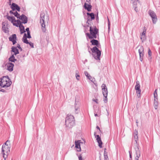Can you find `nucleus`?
<instances>
[{
  "label": "nucleus",
  "mask_w": 160,
  "mask_h": 160,
  "mask_svg": "<svg viewBox=\"0 0 160 160\" xmlns=\"http://www.w3.org/2000/svg\"><path fill=\"white\" fill-rule=\"evenodd\" d=\"M9 144L10 142L7 140L2 146V153L3 155L4 160H6L10 152V147L9 145Z\"/></svg>",
  "instance_id": "nucleus-1"
},
{
  "label": "nucleus",
  "mask_w": 160,
  "mask_h": 160,
  "mask_svg": "<svg viewBox=\"0 0 160 160\" xmlns=\"http://www.w3.org/2000/svg\"><path fill=\"white\" fill-rule=\"evenodd\" d=\"M12 83L11 80L8 76L0 78V85L2 88H8L11 85Z\"/></svg>",
  "instance_id": "nucleus-2"
},
{
  "label": "nucleus",
  "mask_w": 160,
  "mask_h": 160,
  "mask_svg": "<svg viewBox=\"0 0 160 160\" xmlns=\"http://www.w3.org/2000/svg\"><path fill=\"white\" fill-rule=\"evenodd\" d=\"M90 34L87 33V36L90 39L96 38H97V35H98V30L95 26H91L89 30Z\"/></svg>",
  "instance_id": "nucleus-3"
},
{
  "label": "nucleus",
  "mask_w": 160,
  "mask_h": 160,
  "mask_svg": "<svg viewBox=\"0 0 160 160\" xmlns=\"http://www.w3.org/2000/svg\"><path fill=\"white\" fill-rule=\"evenodd\" d=\"M65 123L66 127L72 128L75 125V119L73 116L68 115L67 116Z\"/></svg>",
  "instance_id": "nucleus-4"
},
{
  "label": "nucleus",
  "mask_w": 160,
  "mask_h": 160,
  "mask_svg": "<svg viewBox=\"0 0 160 160\" xmlns=\"http://www.w3.org/2000/svg\"><path fill=\"white\" fill-rule=\"evenodd\" d=\"M91 49L92 52V55L95 59L97 60H100L101 55V52L96 46L94 47Z\"/></svg>",
  "instance_id": "nucleus-5"
},
{
  "label": "nucleus",
  "mask_w": 160,
  "mask_h": 160,
  "mask_svg": "<svg viewBox=\"0 0 160 160\" xmlns=\"http://www.w3.org/2000/svg\"><path fill=\"white\" fill-rule=\"evenodd\" d=\"M40 22L42 26V29L43 32L46 31L45 22V13L44 12H42L40 14Z\"/></svg>",
  "instance_id": "nucleus-6"
},
{
  "label": "nucleus",
  "mask_w": 160,
  "mask_h": 160,
  "mask_svg": "<svg viewBox=\"0 0 160 160\" xmlns=\"http://www.w3.org/2000/svg\"><path fill=\"white\" fill-rule=\"evenodd\" d=\"M148 14L152 18L153 23L155 24L158 20L155 13L152 10H149L148 11Z\"/></svg>",
  "instance_id": "nucleus-7"
},
{
  "label": "nucleus",
  "mask_w": 160,
  "mask_h": 160,
  "mask_svg": "<svg viewBox=\"0 0 160 160\" xmlns=\"http://www.w3.org/2000/svg\"><path fill=\"white\" fill-rule=\"evenodd\" d=\"M140 85L139 81H136V84L135 87V89L136 91L137 96L138 98H139L141 97V90L140 89Z\"/></svg>",
  "instance_id": "nucleus-8"
},
{
  "label": "nucleus",
  "mask_w": 160,
  "mask_h": 160,
  "mask_svg": "<svg viewBox=\"0 0 160 160\" xmlns=\"http://www.w3.org/2000/svg\"><path fill=\"white\" fill-rule=\"evenodd\" d=\"M133 139L134 141V146H139L138 143V132L136 129L134 130V132L133 134Z\"/></svg>",
  "instance_id": "nucleus-9"
},
{
  "label": "nucleus",
  "mask_w": 160,
  "mask_h": 160,
  "mask_svg": "<svg viewBox=\"0 0 160 160\" xmlns=\"http://www.w3.org/2000/svg\"><path fill=\"white\" fill-rule=\"evenodd\" d=\"M138 52L139 54L140 60L142 62L143 59V57L144 55V48L143 46H141L138 50Z\"/></svg>",
  "instance_id": "nucleus-10"
},
{
  "label": "nucleus",
  "mask_w": 160,
  "mask_h": 160,
  "mask_svg": "<svg viewBox=\"0 0 160 160\" xmlns=\"http://www.w3.org/2000/svg\"><path fill=\"white\" fill-rule=\"evenodd\" d=\"M146 28L144 27L143 32L140 34V39L142 42H143L146 39Z\"/></svg>",
  "instance_id": "nucleus-11"
},
{
  "label": "nucleus",
  "mask_w": 160,
  "mask_h": 160,
  "mask_svg": "<svg viewBox=\"0 0 160 160\" xmlns=\"http://www.w3.org/2000/svg\"><path fill=\"white\" fill-rule=\"evenodd\" d=\"M139 146H134V148L135 151L136 156L135 158H139L141 156V152L139 149Z\"/></svg>",
  "instance_id": "nucleus-12"
},
{
  "label": "nucleus",
  "mask_w": 160,
  "mask_h": 160,
  "mask_svg": "<svg viewBox=\"0 0 160 160\" xmlns=\"http://www.w3.org/2000/svg\"><path fill=\"white\" fill-rule=\"evenodd\" d=\"M9 40L12 42L13 45L16 43L17 37L15 34H13L10 36L9 38Z\"/></svg>",
  "instance_id": "nucleus-13"
},
{
  "label": "nucleus",
  "mask_w": 160,
  "mask_h": 160,
  "mask_svg": "<svg viewBox=\"0 0 160 160\" xmlns=\"http://www.w3.org/2000/svg\"><path fill=\"white\" fill-rule=\"evenodd\" d=\"M101 87L103 95L106 96V95H108V92L106 85L105 84H103L102 85Z\"/></svg>",
  "instance_id": "nucleus-14"
},
{
  "label": "nucleus",
  "mask_w": 160,
  "mask_h": 160,
  "mask_svg": "<svg viewBox=\"0 0 160 160\" xmlns=\"http://www.w3.org/2000/svg\"><path fill=\"white\" fill-rule=\"evenodd\" d=\"M75 147L76 148L77 151L78 152L81 151L80 143H82L80 140L75 141Z\"/></svg>",
  "instance_id": "nucleus-15"
},
{
  "label": "nucleus",
  "mask_w": 160,
  "mask_h": 160,
  "mask_svg": "<svg viewBox=\"0 0 160 160\" xmlns=\"http://www.w3.org/2000/svg\"><path fill=\"white\" fill-rule=\"evenodd\" d=\"M14 66V64L11 62L8 63L6 64L7 69L10 72L13 71Z\"/></svg>",
  "instance_id": "nucleus-16"
},
{
  "label": "nucleus",
  "mask_w": 160,
  "mask_h": 160,
  "mask_svg": "<svg viewBox=\"0 0 160 160\" xmlns=\"http://www.w3.org/2000/svg\"><path fill=\"white\" fill-rule=\"evenodd\" d=\"M22 21V23L24 24L28 22L27 17L24 14H22L21 16H20L18 18Z\"/></svg>",
  "instance_id": "nucleus-17"
},
{
  "label": "nucleus",
  "mask_w": 160,
  "mask_h": 160,
  "mask_svg": "<svg viewBox=\"0 0 160 160\" xmlns=\"http://www.w3.org/2000/svg\"><path fill=\"white\" fill-rule=\"evenodd\" d=\"M12 11H14L15 10L18 11H20V8L19 6L14 3H12L10 7Z\"/></svg>",
  "instance_id": "nucleus-18"
},
{
  "label": "nucleus",
  "mask_w": 160,
  "mask_h": 160,
  "mask_svg": "<svg viewBox=\"0 0 160 160\" xmlns=\"http://www.w3.org/2000/svg\"><path fill=\"white\" fill-rule=\"evenodd\" d=\"M94 136L96 138H97L96 140L98 143V146L100 148H102V142L101 140L100 137L99 135H96V133H94Z\"/></svg>",
  "instance_id": "nucleus-19"
},
{
  "label": "nucleus",
  "mask_w": 160,
  "mask_h": 160,
  "mask_svg": "<svg viewBox=\"0 0 160 160\" xmlns=\"http://www.w3.org/2000/svg\"><path fill=\"white\" fill-rule=\"evenodd\" d=\"M90 42L92 43V45H96L97 48H99L101 47V45L97 40L93 39L90 41Z\"/></svg>",
  "instance_id": "nucleus-20"
},
{
  "label": "nucleus",
  "mask_w": 160,
  "mask_h": 160,
  "mask_svg": "<svg viewBox=\"0 0 160 160\" xmlns=\"http://www.w3.org/2000/svg\"><path fill=\"white\" fill-rule=\"evenodd\" d=\"M7 18L12 23L13 22H16L15 18L14 16H7Z\"/></svg>",
  "instance_id": "nucleus-21"
},
{
  "label": "nucleus",
  "mask_w": 160,
  "mask_h": 160,
  "mask_svg": "<svg viewBox=\"0 0 160 160\" xmlns=\"http://www.w3.org/2000/svg\"><path fill=\"white\" fill-rule=\"evenodd\" d=\"M84 8L87 9L88 11H91L92 6L90 4H88L85 3L84 4Z\"/></svg>",
  "instance_id": "nucleus-22"
},
{
  "label": "nucleus",
  "mask_w": 160,
  "mask_h": 160,
  "mask_svg": "<svg viewBox=\"0 0 160 160\" xmlns=\"http://www.w3.org/2000/svg\"><path fill=\"white\" fill-rule=\"evenodd\" d=\"M12 51L14 52L15 55H16L17 54L19 53L18 50L17 48L15 47H12Z\"/></svg>",
  "instance_id": "nucleus-23"
},
{
  "label": "nucleus",
  "mask_w": 160,
  "mask_h": 160,
  "mask_svg": "<svg viewBox=\"0 0 160 160\" xmlns=\"http://www.w3.org/2000/svg\"><path fill=\"white\" fill-rule=\"evenodd\" d=\"M22 40L23 42L25 43L28 44L29 43V42L27 39V34L26 33L24 34Z\"/></svg>",
  "instance_id": "nucleus-24"
},
{
  "label": "nucleus",
  "mask_w": 160,
  "mask_h": 160,
  "mask_svg": "<svg viewBox=\"0 0 160 160\" xmlns=\"http://www.w3.org/2000/svg\"><path fill=\"white\" fill-rule=\"evenodd\" d=\"M9 61H11L12 62H14L15 61H16V59H15V57L14 56V54H13L9 59Z\"/></svg>",
  "instance_id": "nucleus-25"
},
{
  "label": "nucleus",
  "mask_w": 160,
  "mask_h": 160,
  "mask_svg": "<svg viewBox=\"0 0 160 160\" xmlns=\"http://www.w3.org/2000/svg\"><path fill=\"white\" fill-rule=\"evenodd\" d=\"M87 14L88 16H89L92 19H94L95 18L94 14L93 13H87Z\"/></svg>",
  "instance_id": "nucleus-26"
},
{
  "label": "nucleus",
  "mask_w": 160,
  "mask_h": 160,
  "mask_svg": "<svg viewBox=\"0 0 160 160\" xmlns=\"http://www.w3.org/2000/svg\"><path fill=\"white\" fill-rule=\"evenodd\" d=\"M84 74L87 77L88 79H90V78H92L91 76L88 74V72L85 71L84 72Z\"/></svg>",
  "instance_id": "nucleus-27"
},
{
  "label": "nucleus",
  "mask_w": 160,
  "mask_h": 160,
  "mask_svg": "<svg viewBox=\"0 0 160 160\" xmlns=\"http://www.w3.org/2000/svg\"><path fill=\"white\" fill-rule=\"evenodd\" d=\"M78 73H79L78 71H76V75L75 76H76V79L78 80H79V79H80V76L78 74Z\"/></svg>",
  "instance_id": "nucleus-28"
},
{
  "label": "nucleus",
  "mask_w": 160,
  "mask_h": 160,
  "mask_svg": "<svg viewBox=\"0 0 160 160\" xmlns=\"http://www.w3.org/2000/svg\"><path fill=\"white\" fill-rule=\"evenodd\" d=\"M2 29L3 32L5 33H7L8 31V28H6L5 25H4L2 26Z\"/></svg>",
  "instance_id": "nucleus-29"
},
{
  "label": "nucleus",
  "mask_w": 160,
  "mask_h": 160,
  "mask_svg": "<svg viewBox=\"0 0 160 160\" xmlns=\"http://www.w3.org/2000/svg\"><path fill=\"white\" fill-rule=\"evenodd\" d=\"M79 107H77V106L76 107H74V112L76 114H78V111L79 110Z\"/></svg>",
  "instance_id": "nucleus-30"
},
{
  "label": "nucleus",
  "mask_w": 160,
  "mask_h": 160,
  "mask_svg": "<svg viewBox=\"0 0 160 160\" xmlns=\"http://www.w3.org/2000/svg\"><path fill=\"white\" fill-rule=\"evenodd\" d=\"M79 107V103L78 101H77L76 99H75V103L74 104V107Z\"/></svg>",
  "instance_id": "nucleus-31"
},
{
  "label": "nucleus",
  "mask_w": 160,
  "mask_h": 160,
  "mask_svg": "<svg viewBox=\"0 0 160 160\" xmlns=\"http://www.w3.org/2000/svg\"><path fill=\"white\" fill-rule=\"evenodd\" d=\"M19 27L21 31L22 30H23V32H25V31L24 30V27L23 25L22 24L19 25Z\"/></svg>",
  "instance_id": "nucleus-32"
},
{
  "label": "nucleus",
  "mask_w": 160,
  "mask_h": 160,
  "mask_svg": "<svg viewBox=\"0 0 160 160\" xmlns=\"http://www.w3.org/2000/svg\"><path fill=\"white\" fill-rule=\"evenodd\" d=\"M13 15H14L18 18L20 16V14L17 12V11H16L15 12H13Z\"/></svg>",
  "instance_id": "nucleus-33"
},
{
  "label": "nucleus",
  "mask_w": 160,
  "mask_h": 160,
  "mask_svg": "<svg viewBox=\"0 0 160 160\" xmlns=\"http://www.w3.org/2000/svg\"><path fill=\"white\" fill-rule=\"evenodd\" d=\"M104 97L103 101L105 103H106L108 101V98H107V95L106 96H103Z\"/></svg>",
  "instance_id": "nucleus-34"
},
{
  "label": "nucleus",
  "mask_w": 160,
  "mask_h": 160,
  "mask_svg": "<svg viewBox=\"0 0 160 160\" xmlns=\"http://www.w3.org/2000/svg\"><path fill=\"white\" fill-rule=\"evenodd\" d=\"M108 32H109L110 28V22L109 20V19L108 18Z\"/></svg>",
  "instance_id": "nucleus-35"
},
{
  "label": "nucleus",
  "mask_w": 160,
  "mask_h": 160,
  "mask_svg": "<svg viewBox=\"0 0 160 160\" xmlns=\"http://www.w3.org/2000/svg\"><path fill=\"white\" fill-rule=\"evenodd\" d=\"M12 23L14 26H15L16 27H18L19 26V24H18V23H17V22H13Z\"/></svg>",
  "instance_id": "nucleus-36"
},
{
  "label": "nucleus",
  "mask_w": 160,
  "mask_h": 160,
  "mask_svg": "<svg viewBox=\"0 0 160 160\" xmlns=\"http://www.w3.org/2000/svg\"><path fill=\"white\" fill-rule=\"evenodd\" d=\"M131 2L132 3H133V4H136L137 2H136V0H131Z\"/></svg>",
  "instance_id": "nucleus-37"
},
{
  "label": "nucleus",
  "mask_w": 160,
  "mask_h": 160,
  "mask_svg": "<svg viewBox=\"0 0 160 160\" xmlns=\"http://www.w3.org/2000/svg\"><path fill=\"white\" fill-rule=\"evenodd\" d=\"M30 34V32H28L27 33V34H28V35L27 36V38H31Z\"/></svg>",
  "instance_id": "nucleus-38"
},
{
  "label": "nucleus",
  "mask_w": 160,
  "mask_h": 160,
  "mask_svg": "<svg viewBox=\"0 0 160 160\" xmlns=\"http://www.w3.org/2000/svg\"><path fill=\"white\" fill-rule=\"evenodd\" d=\"M154 107L155 109H157L158 108V103L157 104H154Z\"/></svg>",
  "instance_id": "nucleus-39"
},
{
  "label": "nucleus",
  "mask_w": 160,
  "mask_h": 160,
  "mask_svg": "<svg viewBox=\"0 0 160 160\" xmlns=\"http://www.w3.org/2000/svg\"><path fill=\"white\" fill-rule=\"evenodd\" d=\"M16 22H17V23H18V24H19V25L22 24V22H21L20 20H19V19L17 20V21H16Z\"/></svg>",
  "instance_id": "nucleus-40"
},
{
  "label": "nucleus",
  "mask_w": 160,
  "mask_h": 160,
  "mask_svg": "<svg viewBox=\"0 0 160 160\" xmlns=\"http://www.w3.org/2000/svg\"><path fill=\"white\" fill-rule=\"evenodd\" d=\"M16 48H18L19 49H20L21 51H22V48H21V47H20V45L19 44H17V47Z\"/></svg>",
  "instance_id": "nucleus-41"
},
{
  "label": "nucleus",
  "mask_w": 160,
  "mask_h": 160,
  "mask_svg": "<svg viewBox=\"0 0 160 160\" xmlns=\"http://www.w3.org/2000/svg\"><path fill=\"white\" fill-rule=\"evenodd\" d=\"M28 44H29L30 46H31V47L32 48H34L33 43H32L31 42H29V43Z\"/></svg>",
  "instance_id": "nucleus-42"
},
{
  "label": "nucleus",
  "mask_w": 160,
  "mask_h": 160,
  "mask_svg": "<svg viewBox=\"0 0 160 160\" xmlns=\"http://www.w3.org/2000/svg\"><path fill=\"white\" fill-rule=\"evenodd\" d=\"M148 55L150 56L151 55L152 52H151L150 50L149 49V50H148Z\"/></svg>",
  "instance_id": "nucleus-43"
},
{
  "label": "nucleus",
  "mask_w": 160,
  "mask_h": 160,
  "mask_svg": "<svg viewBox=\"0 0 160 160\" xmlns=\"http://www.w3.org/2000/svg\"><path fill=\"white\" fill-rule=\"evenodd\" d=\"M153 95H158L157 94V89H156L154 92Z\"/></svg>",
  "instance_id": "nucleus-44"
},
{
  "label": "nucleus",
  "mask_w": 160,
  "mask_h": 160,
  "mask_svg": "<svg viewBox=\"0 0 160 160\" xmlns=\"http://www.w3.org/2000/svg\"><path fill=\"white\" fill-rule=\"evenodd\" d=\"M92 82H93L95 84L94 82L95 81V79L94 78H90V79H89Z\"/></svg>",
  "instance_id": "nucleus-45"
},
{
  "label": "nucleus",
  "mask_w": 160,
  "mask_h": 160,
  "mask_svg": "<svg viewBox=\"0 0 160 160\" xmlns=\"http://www.w3.org/2000/svg\"><path fill=\"white\" fill-rule=\"evenodd\" d=\"M92 101L94 102H96V103H97V104L98 103V100L97 99H92Z\"/></svg>",
  "instance_id": "nucleus-46"
},
{
  "label": "nucleus",
  "mask_w": 160,
  "mask_h": 160,
  "mask_svg": "<svg viewBox=\"0 0 160 160\" xmlns=\"http://www.w3.org/2000/svg\"><path fill=\"white\" fill-rule=\"evenodd\" d=\"M154 99H156V100H158V95H154Z\"/></svg>",
  "instance_id": "nucleus-47"
},
{
  "label": "nucleus",
  "mask_w": 160,
  "mask_h": 160,
  "mask_svg": "<svg viewBox=\"0 0 160 160\" xmlns=\"http://www.w3.org/2000/svg\"><path fill=\"white\" fill-rule=\"evenodd\" d=\"M78 158H79V160H83L82 159V156L81 155H80L78 157Z\"/></svg>",
  "instance_id": "nucleus-48"
},
{
  "label": "nucleus",
  "mask_w": 160,
  "mask_h": 160,
  "mask_svg": "<svg viewBox=\"0 0 160 160\" xmlns=\"http://www.w3.org/2000/svg\"><path fill=\"white\" fill-rule=\"evenodd\" d=\"M154 104H157V103H158V100H156L155 99H154Z\"/></svg>",
  "instance_id": "nucleus-49"
},
{
  "label": "nucleus",
  "mask_w": 160,
  "mask_h": 160,
  "mask_svg": "<svg viewBox=\"0 0 160 160\" xmlns=\"http://www.w3.org/2000/svg\"><path fill=\"white\" fill-rule=\"evenodd\" d=\"M133 7L134 8H135L134 9H135V11H136V12H137L138 9H137V7H136V4H135V5L133 4Z\"/></svg>",
  "instance_id": "nucleus-50"
},
{
  "label": "nucleus",
  "mask_w": 160,
  "mask_h": 160,
  "mask_svg": "<svg viewBox=\"0 0 160 160\" xmlns=\"http://www.w3.org/2000/svg\"><path fill=\"white\" fill-rule=\"evenodd\" d=\"M26 31L27 32V33L28 32H30V31L29 30V28H27L26 29Z\"/></svg>",
  "instance_id": "nucleus-51"
},
{
  "label": "nucleus",
  "mask_w": 160,
  "mask_h": 160,
  "mask_svg": "<svg viewBox=\"0 0 160 160\" xmlns=\"http://www.w3.org/2000/svg\"><path fill=\"white\" fill-rule=\"evenodd\" d=\"M0 91L2 92H5V91L3 89L0 88Z\"/></svg>",
  "instance_id": "nucleus-52"
},
{
  "label": "nucleus",
  "mask_w": 160,
  "mask_h": 160,
  "mask_svg": "<svg viewBox=\"0 0 160 160\" xmlns=\"http://www.w3.org/2000/svg\"><path fill=\"white\" fill-rule=\"evenodd\" d=\"M108 158V157L107 155L105 156H104V160H108L107 158Z\"/></svg>",
  "instance_id": "nucleus-53"
},
{
  "label": "nucleus",
  "mask_w": 160,
  "mask_h": 160,
  "mask_svg": "<svg viewBox=\"0 0 160 160\" xmlns=\"http://www.w3.org/2000/svg\"><path fill=\"white\" fill-rule=\"evenodd\" d=\"M13 11H12V10H11L9 12V13L11 14H13Z\"/></svg>",
  "instance_id": "nucleus-54"
},
{
  "label": "nucleus",
  "mask_w": 160,
  "mask_h": 160,
  "mask_svg": "<svg viewBox=\"0 0 160 160\" xmlns=\"http://www.w3.org/2000/svg\"><path fill=\"white\" fill-rule=\"evenodd\" d=\"M25 54H23L22 55H21V56H20V57H21V58H24V57H25Z\"/></svg>",
  "instance_id": "nucleus-55"
},
{
  "label": "nucleus",
  "mask_w": 160,
  "mask_h": 160,
  "mask_svg": "<svg viewBox=\"0 0 160 160\" xmlns=\"http://www.w3.org/2000/svg\"><path fill=\"white\" fill-rule=\"evenodd\" d=\"M49 20V18L48 17V16L47 17V18H46V21H47V22H48V21Z\"/></svg>",
  "instance_id": "nucleus-56"
},
{
  "label": "nucleus",
  "mask_w": 160,
  "mask_h": 160,
  "mask_svg": "<svg viewBox=\"0 0 160 160\" xmlns=\"http://www.w3.org/2000/svg\"><path fill=\"white\" fill-rule=\"evenodd\" d=\"M136 123H137V126H138V122L137 120H136Z\"/></svg>",
  "instance_id": "nucleus-57"
},
{
  "label": "nucleus",
  "mask_w": 160,
  "mask_h": 160,
  "mask_svg": "<svg viewBox=\"0 0 160 160\" xmlns=\"http://www.w3.org/2000/svg\"><path fill=\"white\" fill-rule=\"evenodd\" d=\"M96 128L98 129H99V130H100V128L98 126H97Z\"/></svg>",
  "instance_id": "nucleus-58"
},
{
  "label": "nucleus",
  "mask_w": 160,
  "mask_h": 160,
  "mask_svg": "<svg viewBox=\"0 0 160 160\" xmlns=\"http://www.w3.org/2000/svg\"><path fill=\"white\" fill-rule=\"evenodd\" d=\"M130 157L131 159H130L129 160H132V155H131V154H130Z\"/></svg>",
  "instance_id": "nucleus-59"
},
{
  "label": "nucleus",
  "mask_w": 160,
  "mask_h": 160,
  "mask_svg": "<svg viewBox=\"0 0 160 160\" xmlns=\"http://www.w3.org/2000/svg\"><path fill=\"white\" fill-rule=\"evenodd\" d=\"M94 115H95V116H98L97 114H96V113H95V114H94Z\"/></svg>",
  "instance_id": "nucleus-60"
},
{
  "label": "nucleus",
  "mask_w": 160,
  "mask_h": 160,
  "mask_svg": "<svg viewBox=\"0 0 160 160\" xmlns=\"http://www.w3.org/2000/svg\"><path fill=\"white\" fill-rule=\"evenodd\" d=\"M135 160H139V158H135Z\"/></svg>",
  "instance_id": "nucleus-61"
},
{
  "label": "nucleus",
  "mask_w": 160,
  "mask_h": 160,
  "mask_svg": "<svg viewBox=\"0 0 160 160\" xmlns=\"http://www.w3.org/2000/svg\"><path fill=\"white\" fill-rule=\"evenodd\" d=\"M9 0V2H10V3H9V5H11V1L10 0Z\"/></svg>",
  "instance_id": "nucleus-62"
},
{
  "label": "nucleus",
  "mask_w": 160,
  "mask_h": 160,
  "mask_svg": "<svg viewBox=\"0 0 160 160\" xmlns=\"http://www.w3.org/2000/svg\"><path fill=\"white\" fill-rule=\"evenodd\" d=\"M89 51V53H90V52H91L90 51Z\"/></svg>",
  "instance_id": "nucleus-63"
},
{
  "label": "nucleus",
  "mask_w": 160,
  "mask_h": 160,
  "mask_svg": "<svg viewBox=\"0 0 160 160\" xmlns=\"http://www.w3.org/2000/svg\"><path fill=\"white\" fill-rule=\"evenodd\" d=\"M100 160H101V159Z\"/></svg>",
  "instance_id": "nucleus-64"
}]
</instances>
